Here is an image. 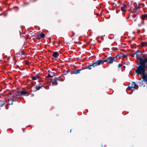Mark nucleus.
Wrapping results in <instances>:
<instances>
[{"mask_svg": "<svg viewBox=\"0 0 147 147\" xmlns=\"http://www.w3.org/2000/svg\"><path fill=\"white\" fill-rule=\"evenodd\" d=\"M146 66L144 64H141L139 65L137 69L135 71L136 74L143 75L145 73Z\"/></svg>", "mask_w": 147, "mask_h": 147, "instance_id": "1", "label": "nucleus"}, {"mask_svg": "<svg viewBox=\"0 0 147 147\" xmlns=\"http://www.w3.org/2000/svg\"><path fill=\"white\" fill-rule=\"evenodd\" d=\"M18 93H14L13 91L9 92V93L8 96L13 101H16V99L18 97L17 94Z\"/></svg>", "mask_w": 147, "mask_h": 147, "instance_id": "2", "label": "nucleus"}, {"mask_svg": "<svg viewBox=\"0 0 147 147\" xmlns=\"http://www.w3.org/2000/svg\"><path fill=\"white\" fill-rule=\"evenodd\" d=\"M117 56L118 55H117L116 57H110L108 58L107 59L104 60V62H107L111 64L113 62V61H115V59L117 57Z\"/></svg>", "mask_w": 147, "mask_h": 147, "instance_id": "3", "label": "nucleus"}, {"mask_svg": "<svg viewBox=\"0 0 147 147\" xmlns=\"http://www.w3.org/2000/svg\"><path fill=\"white\" fill-rule=\"evenodd\" d=\"M140 62L142 64H144L147 63V58L145 55L142 54L141 57L139 59Z\"/></svg>", "mask_w": 147, "mask_h": 147, "instance_id": "4", "label": "nucleus"}, {"mask_svg": "<svg viewBox=\"0 0 147 147\" xmlns=\"http://www.w3.org/2000/svg\"><path fill=\"white\" fill-rule=\"evenodd\" d=\"M104 63L103 60H98L95 61L92 64L93 67H94L97 66L99 65L100 64H103Z\"/></svg>", "mask_w": 147, "mask_h": 147, "instance_id": "5", "label": "nucleus"}, {"mask_svg": "<svg viewBox=\"0 0 147 147\" xmlns=\"http://www.w3.org/2000/svg\"><path fill=\"white\" fill-rule=\"evenodd\" d=\"M134 54L136 55V57L137 59L138 60L141 57V55H142L141 52L139 51H136Z\"/></svg>", "mask_w": 147, "mask_h": 147, "instance_id": "6", "label": "nucleus"}, {"mask_svg": "<svg viewBox=\"0 0 147 147\" xmlns=\"http://www.w3.org/2000/svg\"><path fill=\"white\" fill-rule=\"evenodd\" d=\"M18 94L20 95H24L28 96L29 95L28 93L27 92H26L25 91H20L18 92Z\"/></svg>", "mask_w": 147, "mask_h": 147, "instance_id": "7", "label": "nucleus"}, {"mask_svg": "<svg viewBox=\"0 0 147 147\" xmlns=\"http://www.w3.org/2000/svg\"><path fill=\"white\" fill-rule=\"evenodd\" d=\"M48 75L47 76L48 78L53 77L55 76V73L49 70L48 71Z\"/></svg>", "mask_w": 147, "mask_h": 147, "instance_id": "8", "label": "nucleus"}, {"mask_svg": "<svg viewBox=\"0 0 147 147\" xmlns=\"http://www.w3.org/2000/svg\"><path fill=\"white\" fill-rule=\"evenodd\" d=\"M127 9V6L124 4H123L121 6V10L122 11H125Z\"/></svg>", "mask_w": 147, "mask_h": 147, "instance_id": "9", "label": "nucleus"}, {"mask_svg": "<svg viewBox=\"0 0 147 147\" xmlns=\"http://www.w3.org/2000/svg\"><path fill=\"white\" fill-rule=\"evenodd\" d=\"M141 18L142 20H146L147 19V14H145L142 15Z\"/></svg>", "mask_w": 147, "mask_h": 147, "instance_id": "10", "label": "nucleus"}, {"mask_svg": "<svg viewBox=\"0 0 147 147\" xmlns=\"http://www.w3.org/2000/svg\"><path fill=\"white\" fill-rule=\"evenodd\" d=\"M59 54L57 52H55L53 54V56L55 58H57L59 56Z\"/></svg>", "mask_w": 147, "mask_h": 147, "instance_id": "11", "label": "nucleus"}, {"mask_svg": "<svg viewBox=\"0 0 147 147\" xmlns=\"http://www.w3.org/2000/svg\"><path fill=\"white\" fill-rule=\"evenodd\" d=\"M141 46L142 47H145L147 46V42H143L141 43Z\"/></svg>", "mask_w": 147, "mask_h": 147, "instance_id": "12", "label": "nucleus"}, {"mask_svg": "<svg viewBox=\"0 0 147 147\" xmlns=\"http://www.w3.org/2000/svg\"><path fill=\"white\" fill-rule=\"evenodd\" d=\"M142 78L144 81H145L146 82H147V74L145 75V74H144L143 75Z\"/></svg>", "mask_w": 147, "mask_h": 147, "instance_id": "13", "label": "nucleus"}, {"mask_svg": "<svg viewBox=\"0 0 147 147\" xmlns=\"http://www.w3.org/2000/svg\"><path fill=\"white\" fill-rule=\"evenodd\" d=\"M136 88V87H134V86H129L128 87V89L129 90H130V89L132 88V91L134 90H135V89Z\"/></svg>", "mask_w": 147, "mask_h": 147, "instance_id": "14", "label": "nucleus"}, {"mask_svg": "<svg viewBox=\"0 0 147 147\" xmlns=\"http://www.w3.org/2000/svg\"><path fill=\"white\" fill-rule=\"evenodd\" d=\"M40 78V76H36L33 77L32 79L33 80H35L37 79H39Z\"/></svg>", "mask_w": 147, "mask_h": 147, "instance_id": "15", "label": "nucleus"}, {"mask_svg": "<svg viewBox=\"0 0 147 147\" xmlns=\"http://www.w3.org/2000/svg\"><path fill=\"white\" fill-rule=\"evenodd\" d=\"M57 79H54V80H51V82L53 83V84H55V85H57Z\"/></svg>", "mask_w": 147, "mask_h": 147, "instance_id": "16", "label": "nucleus"}, {"mask_svg": "<svg viewBox=\"0 0 147 147\" xmlns=\"http://www.w3.org/2000/svg\"><path fill=\"white\" fill-rule=\"evenodd\" d=\"M45 34L43 33H41L40 34L38 35V36H40L41 38L44 37Z\"/></svg>", "mask_w": 147, "mask_h": 147, "instance_id": "17", "label": "nucleus"}, {"mask_svg": "<svg viewBox=\"0 0 147 147\" xmlns=\"http://www.w3.org/2000/svg\"><path fill=\"white\" fill-rule=\"evenodd\" d=\"M5 103L4 101H0V107H3Z\"/></svg>", "mask_w": 147, "mask_h": 147, "instance_id": "18", "label": "nucleus"}, {"mask_svg": "<svg viewBox=\"0 0 147 147\" xmlns=\"http://www.w3.org/2000/svg\"><path fill=\"white\" fill-rule=\"evenodd\" d=\"M42 86V85H41V86H36V90H39Z\"/></svg>", "mask_w": 147, "mask_h": 147, "instance_id": "19", "label": "nucleus"}, {"mask_svg": "<svg viewBox=\"0 0 147 147\" xmlns=\"http://www.w3.org/2000/svg\"><path fill=\"white\" fill-rule=\"evenodd\" d=\"M93 67L92 64V65H90L89 66H88L86 67V68L88 69H92V67Z\"/></svg>", "mask_w": 147, "mask_h": 147, "instance_id": "20", "label": "nucleus"}, {"mask_svg": "<svg viewBox=\"0 0 147 147\" xmlns=\"http://www.w3.org/2000/svg\"><path fill=\"white\" fill-rule=\"evenodd\" d=\"M80 70H77L75 71V74H77L79 73L80 72Z\"/></svg>", "mask_w": 147, "mask_h": 147, "instance_id": "21", "label": "nucleus"}, {"mask_svg": "<svg viewBox=\"0 0 147 147\" xmlns=\"http://www.w3.org/2000/svg\"><path fill=\"white\" fill-rule=\"evenodd\" d=\"M133 83L134 84V87H136L137 86V87H138V86L136 85V83L135 82H133Z\"/></svg>", "mask_w": 147, "mask_h": 147, "instance_id": "22", "label": "nucleus"}, {"mask_svg": "<svg viewBox=\"0 0 147 147\" xmlns=\"http://www.w3.org/2000/svg\"><path fill=\"white\" fill-rule=\"evenodd\" d=\"M122 66V65L119 64L118 65V68H119L121 67V66Z\"/></svg>", "mask_w": 147, "mask_h": 147, "instance_id": "23", "label": "nucleus"}, {"mask_svg": "<svg viewBox=\"0 0 147 147\" xmlns=\"http://www.w3.org/2000/svg\"><path fill=\"white\" fill-rule=\"evenodd\" d=\"M140 6H138L136 8V9H139L140 8Z\"/></svg>", "mask_w": 147, "mask_h": 147, "instance_id": "24", "label": "nucleus"}, {"mask_svg": "<svg viewBox=\"0 0 147 147\" xmlns=\"http://www.w3.org/2000/svg\"><path fill=\"white\" fill-rule=\"evenodd\" d=\"M137 15V14H136L135 15H134L133 16V17L136 18Z\"/></svg>", "mask_w": 147, "mask_h": 147, "instance_id": "25", "label": "nucleus"}, {"mask_svg": "<svg viewBox=\"0 0 147 147\" xmlns=\"http://www.w3.org/2000/svg\"><path fill=\"white\" fill-rule=\"evenodd\" d=\"M125 56H126L125 55L123 56V57L124 58H125Z\"/></svg>", "mask_w": 147, "mask_h": 147, "instance_id": "26", "label": "nucleus"}, {"mask_svg": "<svg viewBox=\"0 0 147 147\" xmlns=\"http://www.w3.org/2000/svg\"><path fill=\"white\" fill-rule=\"evenodd\" d=\"M140 5H144L143 4H140Z\"/></svg>", "mask_w": 147, "mask_h": 147, "instance_id": "27", "label": "nucleus"}, {"mask_svg": "<svg viewBox=\"0 0 147 147\" xmlns=\"http://www.w3.org/2000/svg\"><path fill=\"white\" fill-rule=\"evenodd\" d=\"M136 19H135V20H134V22H135V21H136Z\"/></svg>", "mask_w": 147, "mask_h": 147, "instance_id": "28", "label": "nucleus"}, {"mask_svg": "<svg viewBox=\"0 0 147 147\" xmlns=\"http://www.w3.org/2000/svg\"><path fill=\"white\" fill-rule=\"evenodd\" d=\"M71 130L70 131V132H71Z\"/></svg>", "mask_w": 147, "mask_h": 147, "instance_id": "29", "label": "nucleus"}, {"mask_svg": "<svg viewBox=\"0 0 147 147\" xmlns=\"http://www.w3.org/2000/svg\"><path fill=\"white\" fill-rule=\"evenodd\" d=\"M146 65H147V64Z\"/></svg>", "mask_w": 147, "mask_h": 147, "instance_id": "30", "label": "nucleus"}]
</instances>
